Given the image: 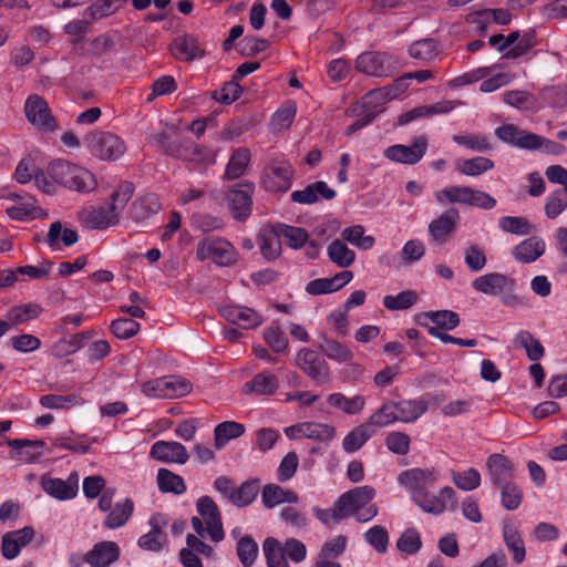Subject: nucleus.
Returning <instances> with one entry per match:
<instances>
[{
  "instance_id": "obj_1",
  "label": "nucleus",
  "mask_w": 567,
  "mask_h": 567,
  "mask_svg": "<svg viewBox=\"0 0 567 567\" xmlns=\"http://www.w3.org/2000/svg\"><path fill=\"white\" fill-rule=\"evenodd\" d=\"M49 174L60 186L82 194L93 192L97 182L86 168L65 159H55L49 164Z\"/></svg>"
},
{
  "instance_id": "obj_2",
  "label": "nucleus",
  "mask_w": 567,
  "mask_h": 567,
  "mask_svg": "<svg viewBox=\"0 0 567 567\" xmlns=\"http://www.w3.org/2000/svg\"><path fill=\"white\" fill-rule=\"evenodd\" d=\"M196 259L212 260L218 267H230L237 262L238 252L228 239L207 236L197 243Z\"/></svg>"
},
{
  "instance_id": "obj_3",
  "label": "nucleus",
  "mask_w": 567,
  "mask_h": 567,
  "mask_svg": "<svg viewBox=\"0 0 567 567\" xmlns=\"http://www.w3.org/2000/svg\"><path fill=\"white\" fill-rule=\"evenodd\" d=\"M90 153L102 161L114 162L126 152L125 142L116 134L105 131L91 133L86 137Z\"/></svg>"
},
{
  "instance_id": "obj_4",
  "label": "nucleus",
  "mask_w": 567,
  "mask_h": 567,
  "mask_svg": "<svg viewBox=\"0 0 567 567\" xmlns=\"http://www.w3.org/2000/svg\"><path fill=\"white\" fill-rule=\"evenodd\" d=\"M295 169L286 159L275 158L265 166L261 185L267 192L286 193L291 188Z\"/></svg>"
},
{
  "instance_id": "obj_5",
  "label": "nucleus",
  "mask_w": 567,
  "mask_h": 567,
  "mask_svg": "<svg viewBox=\"0 0 567 567\" xmlns=\"http://www.w3.org/2000/svg\"><path fill=\"white\" fill-rule=\"evenodd\" d=\"M24 115L28 122L37 130L51 133L58 127L48 102L38 94H30L24 102Z\"/></svg>"
},
{
  "instance_id": "obj_6",
  "label": "nucleus",
  "mask_w": 567,
  "mask_h": 567,
  "mask_svg": "<svg viewBox=\"0 0 567 567\" xmlns=\"http://www.w3.org/2000/svg\"><path fill=\"white\" fill-rule=\"evenodd\" d=\"M439 480V473L434 470L414 467L402 472L398 477V483L404 487L412 499L419 494H426Z\"/></svg>"
},
{
  "instance_id": "obj_7",
  "label": "nucleus",
  "mask_w": 567,
  "mask_h": 567,
  "mask_svg": "<svg viewBox=\"0 0 567 567\" xmlns=\"http://www.w3.org/2000/svg\"><path fill=\"white\" fill-rule=\"evenodd\" d=\"M396 70L392 55L382 52H364L357 56V71L375 78L390 76Z\"/></svg>"
},
{
  "instance_id": "obj_8",
  "label": "nucleus",
  "mask_w": 567,
  "mask_h": 567,
  "mask_svg": "<svg viewBox=\"0 0 567 567\" xmlns=\"http://www.w3.org/2000/svg\"><path fill=\"white\" fill-rule=\"evenodd\" d=\"M196 511L206 524V532L210 539L219 543L225 538L220 511L215 501L207 495L196 501Z\"/></svg>"
},
{
  "instance_id": "obj_9",
  "label": "nucleus",
  "mask_w": 567,
  "mask_h": 567,
  "mask_svg": "<svg viewBox=\"0 0 567 567\" xmlns=\"http://www.w3.org/2000/svg\"><path fill=\"white\" fill-rule=\"evenodd\" d=\"M427 150V138L420 135L413 140L412 145L395 144L384 151V156L392 162L414 165L425 155Z\"/></svg>"
},
{
  "instance_id": "obj_10",
  "label": "nucleus",
  "mask_w": 567,
  "mask_h": 567,
  "mask_svg": "<svg viewBox=\"0 0 567 567\" xmlns=\"http://www.w3.org/2000/svg\"><path fill=\"white\" fill-rule=\"evenodd\" d=\"M472 288L489 297H499L505 290H515L516 281L502 272H488L475 278Z\"/></svg>"
},
{
  "instance_id": "obj_11",
  "label": "nucleus",
  "mask_w": 567,
  "mask_h": 567,
  "mask_svg": "<svg viewBox=\"0 0 567 567\" xmlns=\"http://www.w3.org/2000/svg\"><path fill=\"white\" fill-rule=\"evenodd\" d=\"M413 502L424 512L432 515L442 514L449 506H456V495L452 487L445 486L440 489L439 495L431 493L419 494Z\"/></svg>"
},
{
  "instance_id": "obj_12",
  "label": "nucleus",
  "mask_w": 567,
  "mask_h": 567,
  "mask_svg": "<svg viewBox=\"0 0 567 567\" xmlns=\"http://www.w3.org/2000/svg\"><path fill=\"white\" fill-rule=\"evenodd\" d=\"M460 223V213L456 208L444 210L437 218L433 219L427 227L432 241L442 245L447 243Z\"/></svg>"
},
{
  "instance_id": "obj_13",
  "label": "nucleus",
  "mask_w": 567,
  "mask_h": 567,
  "mask_svg": "<svg viewBox=\"0 0 567 567\" xmlns=\"http://www.w3.org/2000/svg\"><path fill=\"white\" fill-rule=\"evenodd\" d=\"M298 367L317 384L328 382L329 370L324 359L315 350L302 349L297 354Z\"/></svg>"
},
{
  "instance_id": "obj_14",
  "label": "nucleus",
  "mask_w": 567,
  "mask_h": 567,
  "mask_svg": "<svg viewBox=\"0 0 567 567\" xmlns=\"http://www.w3.org/2000/svg\"><path fill=\"white\" fill-rule=\"evenodd\" d=\"M42 489L50 496L60 499L69 501L76 496L79 492V475L72 472L66 480L55 477H42Z\"/></svg>"
},
{
  "instance_id": "obj_15",
  "label": "nucleus",
  "mask_w": 567,
  "mask_h": 567,
  "mask_svg": "<svg viewBox=\"0 0 567 567\" xmlns=\"http://www.w3.org/2000/svg\"><path fill=\"white\" fill-rule=\"evenodd\" d=\"M171 51L175 59L184 62H193L206 55L198 38L189 33L176 37L171 43Z\"/></svg>"
},
{
  "instance_id": "obj_16",
  "label": "nucleus",
  "mask_w": 567,
  "mask_h": 567,
  "mask_svg": "<svg viewBox=\"0 0 567 567\" xmlns=\"http://www.w3.org/2000/svg\"><path fill=\"white\" fill-rule=\"evenodd\" d=\"M34 535L35 532L31 526L7 532L1 539L2 556L9 560L17 558L22 548L32 542Z\"/></svg>"
},
{
  "instance_id": "obj_17",
  "label": "nucleus",
  "mask_w": 567,
  "mask_h": 567,
  "mask_svg": "<svg viewBox=\"0 0 567 567\" xmlns=\"http://www.w3.org/2000/svg\"><path fill=\"white\" fill-rule=\"evenodd\" d=\"M252 193L254 187L248 183L239 184L236 188L231 189L229 194V206L234 219L245 221L250 216Z\"/></svg>"
},
{
  "instance_id": "obj_18",
  "label": "nucleus",
  "mask_w": 567,
  "mask_h": 567,
  "mask_svg": "<svg viewBox=\"0 0 567 567\" xmlns=\"http://www.w3.org/2000/svg\"><path fill=\"white\" fill-rule=\"evenodd\" d=\"M167 520L163 514H154L148 519V525L151 526V530L144 535H142L137 545L148 551L159 553L164 548V544L166 542V535L163 533V527H165Z\"/></svg>"
},
{
  "instance_id": "obj_19",
  "label": "nucleus",
  "mask_w": 567,
  "mask_h": 567,
  "mask_svg": "<svg viewBox=\"0 0 567 567\" xmlns=\"http://www.w3.org/2000/svg\"><path fill=\"white\" fill-rule=\"evenodd\" d=\"M150 456L163 463L185 464L188 458L186 447L175 441H157L151 446Z\"/></svg>"
},
{
  "instance_id": "obj_20",
  "label": "nucleus",
  "mask_w": 567,
  "mask_h": 567,
  "mask_svg": "<svg viewBox=\"0 0 567 567\" xmlns=\"http://www.w3.org/2000/svg\"><path fill=\"white\" fill-rule=\"evenodd\" d=\"M280 234L277 231V225H264L257 234V244L261 256L267 261H274L281 256Z\"/></svg>"
},
{
  "instance_id": "obj_21",
  "label": "nucleus",
  "mask_w": 567,
  "mask_h": 567,
  "mask_svg": "<svg viewBox=\"0 0 567 567\" xmlns=\"http://www.w3.org/2000/svg\"><path fill=\"white\" fill-rule=\"evenodd\" d=\"M486 466L488 480L497 487L509 483L514 476L515 470L513 463L502 454L496 453L489 455Z\"/></svg>"
},
{
  "instance_id": "obj_22",
  "label": "nucleus",
  "mask_w": 567,
  "mask_h": 567,
  "mask_svg": "<svg viewBox=\"0 0 567 567\" xmlns=\"http://www.w3.org/2000/svg\"><path fill=\"white\" fill-rule=\"evenodd\" d=\"M353 275L350 270H342L331 278H318L309 281L306 291L312 296L332 293L351 281Z\"/></svg>"
},
{
  "instance_id": "obj_23",
  "label": "nucleus",
  "mask_w": 567,
  "mask_h": 567,
  "mask_svg": "<svg viewBox=\"0 0 567 567\" xmlns=\"http://www.w3.org/2000/svg\"><path fill=\"white\" fill-rule=\"evenodd\" d=\"M120 558V547L116 543L104 540L96 543L87 551L86 564L91 567H109Z\"/></svg>"
},
{
  "instance_id": "obj_24",
  "label": "nucleus",
  "mask_w": 567,
  "mask_h": 567,
  "mask_svg": "<svg viewBox=\"0 0 567 567\" xmlns=\"http://www.w3.org/2000/svg\"><path fill=\"white\" fill-rule=\"evenodd\" d=\"M221 316L243 329L256 328L262 322V317L258 312L241 306H226L221 309Z\"/></svg>"
},
{
  "instance_id": "obj_25",
  "label": "nucleus",
  "mask_w": 567,
  "mask_h": 567,
  "mask_svg": "<svg viewBox=\"0 0 567 567\" xmlns=\"http://www.w3.org/2000/svg\"><path fill=\"white\" fill-rule=\"evenodd\" d=\"M495 136L505 144L513 147L529 151L533 147L532 141H536L535 133L518 130L513 124H504L495 128Z\"/></svg>"
},
{
  "instance_id": "obj_26",
  "label": "nucleus",
  "mask_w": 567,
  "mask_h": 567,
  "mask_svg": "<svg viewBox=\"0 0 567 567\" xmlns=\"http://www.w3.org/2000/svg\"><path fill=\"white\" fill-rule=\"evenodd\" d=\"M319 197L330 200L336 197V192L326 182L318 181L291 193V200L302 205L315 204Z\"/></svg>"
},
{
  "instance_id": "obj_27",
  "label": "nucleus",
  "mask_w": 567,
  "mask_h": 567,
  "mask_svg": "<svg viewBox=\"0 0 567 567\" xmlns=\"http://www.w3.org/2000/svg\"><path fill=\"white\" fill-rule=\"evenodd\" d=\"M546 251V243L537 236L528 237L517 244L512 251L515 260L522 264H532Z\"/></svg>"
},
{
  "instance_id": "obj_28",
  "label": "nucleus",
  "mask_w": 567,
  "mask_h": 567,
  "mask_svg": "<svg viewBox=\"0 0 567 567\" xmlns=\"http://www.w3.org/2000/svg\"><path fill=\"white\" fill-rule=\"evenodd\" d=\"M384 89L372 90L362 99V109H365L363 117L357 114V130L368 125L381 111L388 101Z\"/></svg>"
},
{
  "instance_id": "obj_29",
  "label": "nucleus",
  "mask_w": 567,
  "mask_h": 567,
  "mask_svg": "<svg viewBox=\"0 0 567 567\" xmlns=\"http://www.w3.org/2000/svg\"><path fill=\"white\" fill-rule=\"evenodd\" d=\"M297 502V493L285 489L278 484H266L261 489V503L267 509H271L284 503L296 504Z\"/></svg>"
},
{
  "instance_id": "obj_30",
  "label": "nucleus",
  "mask_w": 567,
  "mask_h": 567,
  "mask_svg": "<svg viewBox=\"0 0 567 567\" xmlns=\"http://www.w3.org/2000/svg\"><path fill=\"white\" fill-rule=\"evenodd\" d=\"M96 442L95 437H89L85 434H76L73 431L61 433L52 440L55 449L68 450L73 453L85 454L90 451V444Z\"/></svg>"
},
{
  "instance_id": "obj_31",
  "label": "nucleus",
  "mask_w": 567,
  "mask_h": 567,
  "mask_svg": "<svg viewBox=\"0 0 567 567\" xmlns=\"http://www.w3.org/2000/svg\"><path fill=\"white\" fill-rule=\"evenodd\" d=\"M502 535L506 547L513 555V560L520 565L526 558V549L524 540L512 520L503 523Z\"/></svg>"
},
{
  "instance_id": "obj_32",
  "label": "nucleus",
  "mask_w": 567,
  "mask_h": 567,
  "mask_svg": "<svg viewBox=\"0 0 567 567\" xmlns=\"http://www.w3.org/2000/svg\"><path fill=\"white\" fill-rule=\"evenodd\" d=\"M8 445L18 450V458L25 463H33L43 456L45 442L42 440L13 439L8 441Z\"/></svg>"
},
{
  "instance_id": "obj_33",
  "label": "nucleus",
  "mask_w": 567,
  "mask_h": 567,
  "mask_svg": "<svg viewBox=\"0 0 567 567\" xmlns=\"http://www.w3.org/2000/svg\"><path fill=\"white\" fill-rule=\"evenodd\" d=\"M375 491L371 486L357 488V522L367 523L378 514V508L372 503Z\"/></svg>"
},
{
  "instance_id": "obj_34",
  "label": "nucleus",
  "mask_w": 567,
  "mask_h": 567,
  "mask_svg": "<svg viewBox=\"0 0 567 567\" xmlns=\"http://www.w3.org/2000/svg\"><path fill=\"white\" fill-rule=\"evenodd\" d=\"M165 155L183 161H197L200 157L202 148L194 142L184 140H171L164 151Z\"/></svg>"
},
{
  "instance_id": "obj_35",
  "label": "nucleus",
  "mask_w": 567,
  "mask_h": 567,
  "mask_svg": "<svg viewBox=\"0 0 567 567\" xmlns=\"http://www.w3.org/2000/svg\"><path fill=\"white\" fill-rule=\"evenodd\" d=\"M59 240H61L65 247H71L78 243L79 234L71 228L63 229L62 223L58 220L50 225L45 243L51 250L56 251L60 249Z\"/></svg>"
},
{
  "instance_id": "obj_36",
  "label": "nucleus",
  "mask_w": 567,
  "mask_h": 567,
  "mask_svg": "<svg viewBox=\"0 0 567 567\" xmlns=\"http://www.w3.org/2000/svg\"><path fill=\"white\" fill-rule=\"evenodd\" d=\"M399 422L410 423L420 419L429 409L423 398L402 400L395 402Z\"/></svg>"
},
{
  "instance_id": "obj_37",
  "label": "nucleus",
  "mask_w": 567,
  "mask_h": 567,
  "mask_svg": "<svg viewBox=\"0 0 567 567\" xmlns=\"http://www.w3.org/2000/svg\"><path fill=\"white\" fill-rule=\"evenodd\" d=\"M159 209L158 198L155 194H146L136 198L130 207V216L141 223L155 215Z\"/></svg>"
},
{
  "instance_id": "obj_38",
  "label": "nucleus",
  "mask_w": 567,
  "mask_h": 567,
  "mask_svg": "<svg viewBox=\"0 0 567 567\" xmlns=\"http://www.w3.org/2000/svg\"><path fill=\"white\" fill-rule=\"evenodd\" d=\"M245 431V425L236 421H224L217 424L214 429L215 447L224 449L229 441L240 437Z\"/></svg>"
},
{
  "instance_id": "obj_39",
  "label": "nucleus",
  "mask_w": 567,
  "mask_h": 567,
  "mask_svg": "<svg viewBox=\"0 0 567 567\" xmlns=\"http://www.w3.org/2000/svg\"><path fill=\"white\" fill-rule=\"evenodd\" d=\"M87 227L92 229H106L118 223V215L111 210V206H100L86 213L84 218Z\"/></svg>"
},
{
  "instance_id": "obj_40",
  "label": "nucleus",
  "mask_w": 567,
  "mask_h": 567,
  "mask_svg": "<svg viewBox=\"0 0 567 567\" xmlns=\"http://www.w3.org/2000/svg\"><path fill=\"white\" fill-rule=\"evenodd\" d=\"M259 480L249 478L243 482L238 487L234 488L230 496V503L238 508L249 506L259 493Z\"/></svg>"
},
{
  "instance_id": "obj_41",
  "label": "nucleus",
  "mask_w": 567,
  "mask_h": 567,
  "mask_svg": "<svg viewBox=\"0 0 567 567\" xmlns=\"http://www.w3.org/2000/svg\"><path fill=\"white\" fill-rule=\"evenodd\" d=\"M134 511V503L131 498H124L115 504L107 514L104 526L110 529H117L124 526L131 518Z\"/></svg>"
},
{
  "instance_id": "obj_42",
  "label": "nucleus",
  "mask_w": 567,
  "mask_h": 567,
  "mask_svg": "<svg viewBox=\"0 0 567 567\" xmlns=\"http://www.w3.org/2000/svg\"><path fill=\"white\" fill-rule=\"evenodd\" d=\"M250 163V151L246 147L236 148L227 163L225 177L237 179L245 175Z\"/></svg>"
},
{
  "instance_id": "obj_43",
  "label": "nucleus",
  "mask_w": 567,
  "mask_h": 567,
  "mask_svg": "<svg viewBox=\"0 0 567 567\" xmlns=\"http://www.w3.org/2000/svg\"><path fill=\"white\" fill-rule=\"evenodd\" d=\"M156 481L158 489L163 493L182 495L187 489L184 478L167 468L158 470Z\"/></svg>"
},
{
  "instance_id": "obj_44",
  "label": "nucleus",
  "mask_w": 567,
  "mask_h": 567,
  "mask_svg": "<svg viewBox=\"0 0 567 567\" xmlns=\"http://www.w3.org/2000/svg\"><path fill=\"white\" fill-rule=\"evenodd\" d=\"M472 187L468 186H447L435 192L434 197L441 205L445 204H470Z\"/></svg>"
},
{
  "instance_id": "obj_45",
  "label": "nucleus",
  "mask_w": 567,
  "mask_h": 567,
  "mask_svg": "<svg viewBox=\"0 0 567 567\" xmlns=\"http://www.w3.org/2000/svg\"><path fill=\"white\" fill-rule=\"evenodd\" d=\"M278 380L274 374L260 372L245 384V390L260 395H271L278 390Z\"/></svg>"
},
{
  "instance_id": "obj_46",
  "label": "nucleus",
  "mask_w": 567,
  "mask_h": 567,
  "mask_svg": "<svg viewBox=\"0 0 567 567\" xmlns=\"http://www.w3.org/2000/svg\"><path fill=\"white\" fill-rule=\"evenodd\" d=\"M237 557L243 567H252L259 555V546L250 535H244L237 540Z\"/></svg>"
},
{
  "instance_id": "obj_47",
  "label": "nucleus",
  "mask_w": 567,
  "mask_h": 567,
  "mask_svg": "<svg viewBox=\"0 0 567 567\" xmlns=\"http://www.w3.org/2000/svg\"><path fill=\"white\" fill-rule=\"evenodd\" d=\"M494 167V162L487 157H474L470 159H458L455 168L458 173L466 176H480Z\"/></svg>"
},
{
  "instance_id": "obj_48",
  "label": "nucleus",
  "mask_w": 567,
  "mask_h": 567,
  "mask_svg": "<svg viewBox=\"0 0 567 567\" xmlns=\"http://www.w3.org/2000/svg\"><path fill=\"white\" fill-rule=\"evenodd\" d=\"M42 311L43 308L39 303L29 302L11 307L7 317L13 324H22L37 319Z\"/></svg>"
},
{
  "instance_id": "obj_49",
  "label": "nucleus",
  "mask_w": 567,
  "mask_h": 567,
  "mask_svg": "<svg viewBox=\"0 0 567 567\" xmlns=\"http://www.w3.org/2000/svg\"><path fill=\"white\" fill-rule=\"evenodd\" d=\"M262 550L267 567H289L282 544L277 538L267 537L262 543Z\"/></svg>"
},
{
  "instance_id": "obj_50",
  "label": "nucleus",
  "mask_w": 567,
  "mask_h": 567,
  "mask_svg": "<svg viewBox=\"0 0 567 567\" xmlns=\"http://www.w3.org/2000/svg\"><path fill=\"white\" fill-rule=\"evenodd\" d=\"M514 343L516 347L525 349L527 358L530 361H538L544 357V347L527 330H520L516 334Z\"/></svg>"
},
{
  "instance_id": "obj_51",
  "label": "nucleus",
  "mask_w": 567,
  "mask_h": 567,
  "mask_svg": "<svg viewBox=\"0 0 567 567\" xmlns=\"http://www.w3.org/2000/svg\"><path fill=\"white\" fill-rule=\"evenodd\" d=\"M354 308V292H352L347 301L344 302L343 308H339L334 310L329 316V321L332 323L334 332L338 338H343L348 334V312Z\"/></svg>"
},
{
  "instance_id": "obj_52",
  "label": "nucleus",
  "mask_w": 567,
  "mask_h": 567,
  "mask_svg": "<svg viewBox=\"0 0 567 567\" xmlns=\"http://www.w3.org/2000/svg\"><path fill=\"white\" fill-rule=\"evenodd\" d=\"M430 320L436 329L453 330L460 324V316L452 310L429 311L422 315ZM429 327L427 324H425Z\"/></svg>"
},
{
  "instance_id": "obj_53",
  "label": "nucleus",
  "mask_w": 567,
  "mask_h": 567,
  "mask_svg": "<svg viewBox=\"0 0 567 567\" xmlns=\"http://www.w3.org/2000/svg\"><path fill=\"white\" fill-rule=\"evenodd\" d=\"M498 227L504 231L517 236L529 235L535 227L524 217L503 216L498 220Z\"/></svg>"
},
{
  "instance_id": "obj_54",
  "label": "nucleus",
  "mask_w": 567,
  "mask_h": 567,
  "mask_svg": "<svg viewBox=\"0 0 567 567\" xmlns=\"http://www.w3.org/2000/svg\"><path fill=\"white\" fill-rule=\"evenodd\" d=\"M135 192V185L130 181H123L118 184L117 188L111 194L110 203L111 210H114L118 216L125 208L128 200Z\"/></svg>"
},
{
  "instance_id": "obj_55",
  "label": "nucleus",
  "mask_w": 567,
  "mask_h": 567,
  "mask_svg": "<svg viewBox=\"0 0 567 567\" xmlns=\"http://www.w3.org/2000/svg\"><path fill=\"white\" fill-rule=\"evenodd\" d=\"M162 378L165 399L182 398L192 391V383L179 375H164Z\"/></svg>"
},
{
  "instance_id": "obj_56",
  "label": "nucleus",
  "mask_w": 567,
  "mask_h": 567,
  "mask_svg": "<svg viewBox=\"0 0 567 567\" xmlns=\"http://www.w3.org/2000/svg\"><path fill=\"white\" fill-rule=\"evenodd\" d=\"M277 231L280 237L286 239L288 247L292 249H299L305 246L308 240V233L300 227L290 226L282 223H277Z\"/></svg>"
},
{
  "instance_id": "obj_57",
  "label": "nucleus",
  "mask_w": 567,
  "mask_h": 567,
  "mask_svg": "<svg viewBox=\"0 0 567 567\" xmlns=\"http://www.w3.org/2000/svg\"><path fill=\"white\" fill-rule=\"evenodd\" d=\"M320 349L328 358L338 362H346L352 357V352L348 347L328 337L321 338Z\"/></svg>"
},
{
  "instance_id": "obj_58",
  "label": "nucleus",
  "mask_w": 567,
  "mask_h": 567,
  "mask_svg": "<svg viewBox=\"0 0 567 567\" xmlns=\"http://www.w3.org/2000/svg\"><path fill=\"white\" fill-rule=\"evenodd\" d=\"M409 53L413 59L429 62L437 55V42L433 39H422L413 42L409 48Z\"/></svg>"
},
{
  "instance_id": "obj_59",
  "label": "nucleus",
  "mask_w": 567,
  "mask_h": 567,
  "mask_svg": "<svg viewBox=\"0 0 567 567\" xmlns=\"http://www.w3.org/2000/svg\"><path fill=\"white\" fill-rule=\"evenodd\" d=\"M451 477L456 487L462 491H474L481 485V474L472 467L463 472L453 471Z\"/></svg>"
},
{
  "instance_id": "obj_60",
  "label": "nucleus",
  "mask_w": 567,
  "mask_h": 567,
  "mask_svg": "<svg viewBox=\"0 0 567 567\" xmlns=\"http://www.w3.org/2000/svg\"><path fill=\"white\" fill-rule=\"evenodd\" d=\"M328 256L332 262L340 267L349 266L354 259V252L340 239H336L329 245Z\"/></svg>"
},
{
  "instance_id": "obj_61",
  "label": "nucleus",
  "mask_w": 567,
  "mask_h": 567,
  "mask_svg": "<svg viewBox=\"0 0 567 567\" xmlns=\"http://www.w3.org/2000/svg\"><path fill=\"white\" fill-rule=\"evenodd\" d=\"M396 547L406 555L416 554L422 547L420 533L415 528L405 529L396 540Z\"/></svg>"
},
{
  "instance_id": "obj_62",
  "label": "nucleus",
  "mask_w": 567,
  "mask_h": 567,
  "mask_svg": "<svg viewBox=\"0 0 567 567\" xmlns=\"http://www.w3.org/2000/svg\"><path fill=\"white\" fill-rule=\"evenodd\" d=\"M363 538L379 554L386 553L389 544V534L383 526H372L363 534Z\"/></svg>"
},
{
  "instance_id": "obj_63",
  "label": "nucleus",
  "mask_w": 567,
  "mask_h": 567,
  "mask_svg": "<svg viewBox=\"0 0 567 567\" xmlns=\"http://www.w3.org/2000/svg\"><path fill=\"white\" fill-rule=\"evenodd\" d=\"M241 56L255 58L270 47L267 39L255 35H246L238 44Z\"/></svg>"
},
{
  "instance_id": "obj_64",
  "label": "nucleus",
  "mask_w": 567,
  "mask_h": 567,
  "mask_svg": "<svg viewBox=\"0 0 567 567\" xmlns=\"http://www.w3.org/2000/svg\"><path fill=\"white\" fill-rule=\"evenodd\" d=\"M567 209V193L556 189L550 193L546 199L545 214L548 218L554 219Z\"/></svg>"
}]
</instances>
